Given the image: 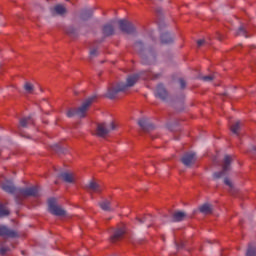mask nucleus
I'll return each mask as SVG.
<instances>
[{"label":"nucleus","mask_w":256,"mask_h":256,"mask_svg":"<svg viewBox=\"0 0 256 256\" xmlns=\"http://www.w3.org/2000/svg\"><path fill=\"white\" fill-rule=\"evenodd\" d=\"M224 183H225V185L230 187V189H233V183L231 182V180H229V178H225Z\"/></svg>","instance_id":"34"},{"label":"nucleus","mask_w":256,"mask_h":256,"mask_svg":"<svg viewBox=\"0 0 256 256\" xmlns=\"http://www.w3.org/2000/svg\"><path fill=\"white\" fill-rule=\"evenodd\" d=\"M176 247H177V249H179V248H181V247H183V246H179V245L176 244Z\"/></svg>","instance_id":"39"},{"label":"nucleus","mask_w":256,"mask_h":256,"mask_svg":"<svg viewBox=\"0 0 256 256\" xmlns=\"http://www.w3.org/2000/svg\"><path fill=\"white\" fill-rule=\"evenodd\" d=\"M22 255H25V251H22Z\"/></svg>","instance_id":"40"},{"label":"nucleus","mask_w":256,"mask_h":256,"mask_svg":"<svg viewBox=\"0 0 256 256\" xmlns=\"http://www.w3.org/2000/svg\"><path fill=\"white\" fill-rule=\"evenodd\" d=\"M153 221V216L151 215H146L143 218H137V223H139V225H143V223H152Z\"/></svg>","instance_id":"23"},{"label":"nucleus","mask_w":256,"mask_h":256,"mask_svg":"<svg viewBox=\"0 0 256 256\" xmlns=\"http://www.w3.org/2000/svg\"><path fill=\"white\" fill-rule=\"evenodd\" d=\"M201 79L202 81L210 82L213 81V79H215V76H202Z\"/></svg>","instance_id":"31"},{"label":"nucleus","mask_w":256,"mask_h":256,"mask_svg":"<svg viewBox=\"0 0 256 256\" xmlns=\"http://www.w3.org/2000/svg\"><path fill=\"white\" fill-rule=\"evenodd\" d=\"M118 25L122 33H127V35H131V33H135V26H133L131 22L127 20H119Z\"/></svg>","instance_id":"7"},{"label":"nucleus","mask_w":256,"mask_h":256,"mask_svg":"<svg viewBox=\"0 0 256 256\" xmlns=\"http://www.w3.org/2000/svg\"><path fill=\"white\" fill-rule=\"evenodd\" d=\"M85 189L89 191V193H101L103 191V188L99 183L95 182V180H90L86 186Z\"/></svg>","instance_id":"11"},{"label":"nucleus","mask_w":256,"mask_h":256,"mask_svg":"<svg viewBox=\"0 0 256 256\" xmlns=\"http://www.w3.org/2000/svg\"><path fill=\"white\" fill-rule=\"evenodd\" d=\"M138 125L143 131H151V129H153V124H151V122L147 118L140 119L138 121Z\"/></svg>","instance_id":"15"},{"label":"nucleus","mask_w":256,"mask_h":256,"mask_svg":"<svg viewBox=\"0 0 256 256\" xmlns=\"http://www.w3.org/2000/svg\"><path fill=\"white\" fill-rule=\"evenodd\" d=\"M113 23H115V21H110L103 26L102 33L104 37H111V35H115V27L113 26Z\"/></svg>","instance_id":"12"},{"label":"nucleus","mask_w":256,"mask_h":256,"mask_svg":"<svg viewBox=\"0 0 256 256\" xmlns=\"http://www.w3.org/2000/svg\"><path fill=\"white\" fill-rule=\"evenodd\" d=\"M185 217H187V214H185V212H175L172 215V221L174 223H179L181 221H184Z\"/></svg>","instance_id":"19"},{"label":"nucleus","mask_w":256,"mask_h":256,"mask_svg":"<svg viewBox=\"0 0 256 256\" xmlns=\"http://www.w3.org/2000/svg\"><path fill=\"white\" fill-rule=\"evenodd\" d=\"M200 213H203L204 215H210V213H213V208L210 204H203L199 207Z\"/></svg>","instance_id":"20"},{"label":"nucleus","mask_w":256,"mask_h":256,"mask_svg":"<svg viewBox=\"0 0 256 256\" xmlns=\"http://www.w3.org/2000/svg\"><path fill=\"white\" fill-rule=\"evenodd\" d=\"M144 45H143V42L142 41H137L135 44H134V49L135 51H137L141 57H142V63L144 64H147V63H151V62H147V58L145 57V55H143V50H144Z\"/></svg>","instance_id":"14"},{"label":"nucleus","mask_w":256,"mask_h":256,"mask_svg":"<svg viewBox=\"0 0 256 256\" xmlns=\"http://www.w3.org/2000/svg\"><path fill=\"white\" fill-rule=\"evenodd\" d=\"M252 151H254V153H256V147L255 146L252 147Z\"/></svg>","instance_id":"38"},{"label":"nucleus","mask_w":256,"mask_h":256,"mask_svg":"<svg viewBox=\"0 0 256 256\" xmlns=\"http://www.w3.org/2000/svg\"><path fill=\"white\" fill-rule=\"evenodd\" d=\"M48 210L52 215H56V217H65L67 212L61 208V206L57 205V200L55 198H50L48 200Z\"/></svg>","instance_id":"4"},{"label":"nucleus","mask_w":256,"mask_h":256,"mask_svg":"<svg viewBox=\"0 0 256 256\" xmlns=\"http://www.w3.org/2000/svg\"><path fill=\"white\" fill-rule=\"evenodd\" d=\"M9 210L7 209V207H5V205L0 204V217H7L9 216Z\"/></svg>","instance_id":"26"},{"label":"nucleus","mask_w":256,"mask_h":256,"mask_svg":"<svg viewBox=\"0 0 256 256\" xmlns=\"http://www.w3.org/2000/svg\"><path fill=\"white\" fill-rule=\"evenodd\" d=\"M54 11L57 15H65V13H67V9H65L63 5H56Z\"/></svg>","instance_id":"24"},{"label":"nucleus","mask_w":256,"mask_h":256,"mask_svg":"<svg viewBox=\"0 0 256 256\" xmlns=\"http://www.w3.org/2000/svg\"><path fill=\"white\" fill-rule=\"evenodd\" d=\"M66 115L67 117H75V115H77V110L70 109Z\"/></svg>","instance_id":"32"},{"label":"nucleus","mask_w":256,"mask_h":256,"mask_svg":"<svg viewBox=\"0 0 256 256\" xmlns=\"http://www.w3.org/2000/svg\"><path fill=\"white\" fill-rule=\"evenodd\" d=\"M197 161V155L194 152H189L183 155L181 162L185 167H191Z\"/></svg>","instance_id":"8"},{"label":"nucleus","mask_w":256,"mask_h":256,"mask_svg":"<svg viewBox=\"0 0 256 256\" xmlns=\"http://www.w3.org/2000/svg\"><path fill=\"white\" fill-rule=\"evenodd\" d=\"M230 129L234 135H239V129H241V122L237 121L235 124L231 126Z\"/></svg>","instance_id":"25"},{"label":"nucleus","mask_w":256,"mask_h":256,"mask_svg":"<svg viewBox=\"0 0 256 256\" xmlns=\"http://www.w3.org/2000/svg\"><path fill=\"white\" fill-rule=\"evenodd\" d=\"M160 39L162 45H171V43L175 41V38L171 36V34H169L168 32L161 34Z\"/></svg>","instance_id":"16"},{"label":"nucleus","mask_w":256,"mask_h":256,"mask_svg":"<svg viewBox=\"0 0 256 256\" xmlns=\"http://www.w3.org/2000/svg\"><path fill=\"white\" fill-rule=\"evenodd\" d=\"M29 123H31V116L24 117L20 120V126H22V127H27V125H29Z\"/></svg>","instance_id":"29"},{"label":"nucleus","mask_w":256,"mask_h":256,"mask_svg":"<svg viewBox=\"0 0 256 256\" xmlns=\"http://www.w3.org/2000/svg\"><path fill=\"white\" fill-rule=\"evenodd\" d=\"M1 189L2 191H5V193L14 195L15 201L18 205L22 203L23 199H27V197H37V195H39V187H15V184H13V181L11 180L3 182L1 184Z\"/></svg>","instance_id":"2"},{"label":"nucleus","mask_w":256,"mask_h":256,"mask_svg":"<svg viewBox=\"0 0 256 256\" xmlns=\"http://www.w3.org/2000/svg\"><path fill=\"white\" fill-rule=\"evenodd\" d=\"M246 256H256V246L249 245L246 252Z\"/></svg>","instance_id":"27"},{"label":"nucleus","mask_w":256,"mask_h":256,"mask_svg":"<svg viewBox=\"0 0 256 256\" xmlns=\"http://www.w3.org/2000/svg\"><path fill=\"white\" fill-rule=\"evenodd\" d=\"M232 161H233V158H231V156L225 155L223 165H222V171L214 173L213 174L214 179H221V177H224V175H227L228 171H231Z\"/></svg>","instance_id":"6"},{"label":"nucleus","mask_w":256,"mask_h":256,"mask_svg":"<svg viewBox=\"0 0 256 256\" xmlns=\"http://www.w3.org/2000/svg\"><path fill=\"white\" fill-rule=\"evenodd\" d=\"M99 207L100 209H102V211H115V209H113V207H111V201L109 200H103L101 202H99Z\"/></svg>","instance_id":"18"},{"label":"nucleus","mask_w":256,"mask_h":256,"mask_svg":"<svg viewBox=\"0 0 256 256\" xmlns=\"http://www.w3.org/2000/svg\"><path fill=\"white\" fill-rule=\"evenodd\" d=\"M179 84L181 89H185V87H187V82H185L183 78L179 79Z\"/></svg>","instance_id":"33"},{"label":"nucleus","mask_w":256,"mask_h":256,"mask_svg":"<svg viewBox=\"0 0 256 256\" xmlns=\"http://www.w3.org/2000/svg\"><path fill=\"white\" fill-rule=\"evenodd\" d=\"M24 90L26 91V93H33V91L35 90V86H33V84L26 82L24 84Z\"/></svg>","instance_id":"28"},{"label":"nucleus","mask_w":256,"mask_h":256,"mask_svg":"<svg viewBox=\"0 0 256 256\" xmlns=\"http://www.w3.org/2000/svg\"><path fill=\"white\" fill-rule=\"evenodd\" d=\"M92 16H93V8L85 9L81 13V19H83V21H87V19H91Z\"/></svg>","instance_id":"21"},{"label":"nucleus","mask_w":256,"mask_h":256,"mask_svg":"<svg viewBox=\"0 0 256 256\" xmlns=\"http://www.w3.org/2000/svg\"><path fill=\"white\" fill-rule=\"evenodd\" d=\"M117 129L115 122H102L97 125L96 135L97 137H107L111 131Z\"/></svg>","instance_id":"3"},{"label":"nucleus","mask_w":256,"mask_h":256,"mask_svg":"<svg viewBox=\"0 0 256 256\" xmlns=\"http://www.w3.org/2000/svg\"><path fill=\"white\" fill-rule=\"evenodd\" d=\"M7 251H9V248L3 246L0 247V255H5Z\"/></svg>","instance_id":"35"},{"label":"nucleus","mask_w":256,"mask_h":256,"mask_svg":"<svg viewBox=\"0 0 256 256\" xmlns=\"http://www.w3.org/2000/svg\"><path fill=\"white\" fill-rule=\"evenodd\" d=\"M154 95L155 97H157L158 99H161L162 101H165L167 97H169V93H167V90L165 89V86H163V84H159L156 87Z\"/></svg>","instance_id":"10"},{"label":"nucleus","mask_w":256,"mask_h":256,"mask_svg":"<svg viewBox=\"0 0 256 256\" xmlns=\"http://www.w3.org/2000/svg\"><path fill=\"white\" fill-rule=\"evenodd\" d=\"M197 45H198V47H203V45H205V40L204 39L198 40Z\"/></svg>","instance_id":"37"},{"label":"nucleus","mask_w":256,"mask_h":256,"mask_svg":"<svg viewBox=\"0 0 256 256\" xmlns=\"http://www.w3.org/2000/svg\"><path fill=\"white\" fill-rule=\"evenodd\" d=\"M95 99H97V95H92V96L88 97L82 103V105L78 109H76L77 117H80V118L85 117L87 110L91 107V105H93V102L95 101Z\"/></svg>","instance_id":"5"},{"label":"nucleus","mask_w":256,"mask_h":256,"mask_svg":"<svg viewBox=\"0 0 256 256\" xmlns=\"http://www.w3.org/2000/svg\"><path fill=\"white\" fill-rule=\"evenodd\" d=\"M64 31L67 35H69V37H77L79 33L77 28H74L73 26L66 27Z\"/></svg>","instance_id":"22"},{"label":"nucleus","mask_w":256,"mask_h":256,"mask_svg":"<svg viewBox=\"0 0 256 256\" xmlns=\"http://www.w3.org/2000/svg\"><path fill=\"white\" fill-rule=\"evenodd\" d=\"M146 72H140L139 74L131 75L127 78L126 84L125 83H119L117 86H111L108 88L105 97L107 99H115L119 95V93H124V91H127L129 87H133L137 81H139V77H142V79H159L161 74H153L149 72L147 76H145Z\"/></svg>","instance_id":"1"},{"label":"nucleus","mask_w":256,"mask_h":256,"mask_svg":"<svg viewBox=\"0 0 256 256\" xmlns=\"http://www.w3.org/2000/svg\"><path fill=\"white\" fill-rule=\"evenodd\" d=\"M0 237H11L14 239L17 237V232L7 228V226L0 225Z\"/></svg>","instance_id":"13"},{"label":"nucleus","mask_w":256,"mask_h":256,"mask_svg":"<svg viewBox=\"0 0 256 256\" xmlns=\"http://www.w3.org/2000/svg\"><path fill=\"white\" fill-rule=\"evenodd\" d=\"M236 35H242L243 37H245L246 39L249 37L247 36V30H245V27L240 26L236 32Z\"/></svg>","instance_id":"30"},{"label":"nucleus","mask_w":256,"mask_h":256,"mask_svg":"<svg viewBox=\"0 0 256 256\" xmlns=\"http://www.w3.org/2000/svg\"><path fill=\"white\" fill-rule=\"evenodd\" d=\"M98 55V52H97V49H92L90 50V57H97Z\"/></svg>","instance_id":"36"},{"label":"nucleus","mask_w":256,"mask_h":256,"mask_svg":"<svg viewBox=\"0 0 256 256\" xmlns=\"http://www.w3.org/2000/svg\"><path fill=\"white\" fill-rule=\"evenodd\" d=\"M126 233V229L125 226L119 227L117 228L113 235L110 237V241L111 243H117V241H121V239H123V236Z\"/></svg>","instance_id":"9"},{"label":"nucleus","mask_w":256,"mask_h":256,"mask_svg":"<svg viewBox=\"0 0 256 256\" xmlns=\"http://www.w3.org/2000/svg\"><path fill=\"white\" fill-rule=\"evenodd\" d=\"M59 177H61L65 183H75V175H73V173L63 172Z\"/></svg>","instance_id":"17"}]
</instances>
